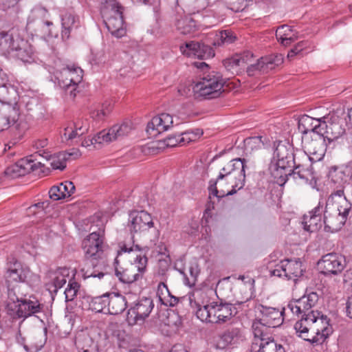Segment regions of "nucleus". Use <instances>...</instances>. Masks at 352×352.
Listing matches in <instances>:
<instances>
[{"mask_svg": "<svg viewBox=\"0 0 352 352\" xmlns=\"http://www.w3.org/2000/svg\"><path fill=\"white\" fill-rule=\"evenodd\" d=\"M225 80L222 75L217 72H211L204 74L201 80L193 87L196 97H204L206 99L218 98L224 91Z\"/></svg>", "mask_w": 352, "mask_h": 352, "instance_id": "5", "label": "nucleus"}, {"mask_svg": "<svg viewBox=\"0 0 352 352\" xmlns=\"http://www.w3.org/2000/svg\"><path fill=\"white\" fill-rule=\"evenodd\" d=\"M83 249L85 256L86 258H91L92 260H97L102 257L103 254V244L99 245H94L91 248Z\"/></svg>", "mask_w": 352, "mask_h": 352, "instance_id": "45", "label": "nucleus"}, {"mask_svg": "<svg viewBox=\"0 0 352 352\" xmlns=\"http://www.w3.org/2000/svg\"><path fill=\"white\" fill-rule=\"evenodd\" d=\"M49 206V202L47 201H41L38 202L30 207L28 208V212L30 214H35L37 212L36 211V209L41 210L43 211L45 208H46Z\"/></svg>", "mask_w": 352, "mask_h": 352, "instance_id": "64", "label": "nucleus"}, {"mask_svg": "<svg viewBox=\"0 0 352 352\" xmlns=\"http://www.w3.org/2000/svg\"><path fill=\"white\" fill-rule=\"evenodd\" d=\"M73 153L67 152H60L54 155L45 156L47 160L50 161V165L53 169L63 170L66 168V162Z\"/></svg>", "mask_w": 352, "mask_h": 352, "instance_id": "34", "label": "nucleus"}, {"mask_svg": "<svg viewBox=\"0 0 352 352\" xmlns=\"http://www.w3.org/2000/svg\"><path fill=\"white\" fill-rule=\"evenodd\" d=\"M145 269L146 265L142 267H136V266L132 265L122 272L116 270V275L122 283L130 284L142 278Z\"/></svg>", "mask_w": 352, "mask_h": 352, "instance_id": "24", "label": "nucleus"}, {"mask_svg": "<svg viewBox=\"0 0 352 352\" xmlns=\"http://www.w3.org/2000/svg\"><path fill=\"white\" fill-rule=\"evenodd\" d=\"M130 231L131 232H157L152 217L147 212L133 211L129 214Z\"/></svg>", "mask_w": 352, "mask_h": 352, "instance_id": "10", "label": "nucleus"}, {"mask_svg": "<svg viewBox=\"0 0 352 352\" xmlns=\"http://www.w3.org/2000/svg\"><path fill=\"white\" fill-rule=\"evenodd\" d=\"M178 29L183 34H188L193 32L196 28V22L192 18L186 17L178 22Z\"/></svg>", "mask_w": 352, "mask_h": 352, "instance_id": "41", "label": "nucleus"}, {"mask_svg": "<svg viewBox=\"0 0 352 352\" xmlns=\"http://www.w3.org/2000/svg\"><path fill=\"white\" fill-rule=\"evenodd\" d=\"M294 328L298 337L313 345L322 344L333 333L328 318L313 310L302 316Z\"/></svg>", "mask_w": 352, "mask_h": 352, "instance_id": "2", "label": "nucleus"}, {"mask_svg": "<svg viewBox=\"0 0 352 352\" xmlns=\"http://www.w3.org/2000/svg\"><path fill=\"white\" fill-rule=\"evenodd\" d=\"M342 256L336 253H329L322 257L316 264H321L322 263L327 264H341Z\"/></svg>", "mask_w": 352, "mask_h": 352, "instance_id": "50", "label": "nucleus"}, {"mask_svg": "<svg viewBox=\"0 0 352 352\" xmlns=\"http://www.w3.org/2000/svg\"><path fill=\"white\" fill-rule=\"evenodd\" d=\"M239 59L240 67L249 63L253 58V54L250 52H245L242 54H236Z\"/></svg>", "mask_w": 352, "mask_h": 352, "instance_id": "63", "label": "nucleus"}, {"mask_svg": "<svg viewBox=\"0 0 352 352\" xmlns=\"http://www.w3.org/2000/svg\"><path fill=\"white\" fill-rule=\"evenodd\" d=\"M285 271V278L296 281L303 274L304 270L301 265H283Z\"/></svg>", "mask_w": 352, "mask_h": 352, "instance_id": "40", "label": "nucleus"}, {"mask_svg": "<svg viewBox=\"0 0 352 352\" xmlns=\"http://www.w3.org/2000/svg\"><path fill=\"white\" fill-rule=\"evenodd\" d=\"M245 160L236 158L221 169L217 180H210L208 190L218 198L232 195L242 188L245 180Z\"/></svg>", "mask_w": 352, "mask_h": 352, "instance_id": "1", "label": "nucleus"}, {"mask_svg": "<svg viewBox=\"0 0 352 352\" xmlns=\"http://www.w3.org/2000/svg\"><path fill=\"white\" fill-rule=\"evenodd\" d=\"M270 327L263 324L262 321L258 318L252 324V331L254 336V343L258 344L263 340H268L270 338L268 333Z\"/></svg>", "mask_w": 352, "mask_h": 352, "instance_id": "33", "label": "nucleus"}, {"mask_svg": "<svg viewBox=\"0 0 352 352\" xmlns=\"http://www.w3.org/2000/svg\"><path fill=\"white\" fill-rule=\"evenodd\" d=\"M246 72L249 76H254L256 74L261 72H267L261 58L257 60V62L256 63L250 64L247 67Z\"/></svg>", "mask_w": 352, "mask_h": 352, "instance_id": "47", "label": "nucleus"}, {"mask_svg": "<svg viewBox=\"0 0 352 352\" xmlns=\"http://www.w3.org/2000/svg\"><path fill=\"white\" fill-rule=\"evenodd\" d=\"M131 252H133V249L132 247H127L126 244L124 242H120L118 243V249L117 250V255L114 261V264H119L120 259L119 258L122 256L123 255L127 256L130 254Z\"/></svg>", "mask_w": 352, "mask_h": 352, "instance_id": "51", "label": "nucleus"}, {"mask_svg": "<svg viewBox=\"0 0 352 352\" xmlns=\"http://www.w3.org/2000/svg\"><path fill=\"white\" fill-rule=\"evenodd\" d=\"M63 189H60L59 186H54L49 190L50 198L55 201L65 199L64 194L62 192Z\"/></svg>", "mask_w": 352, "mask_h": 352, "instance_id": "58", "label": "nucleus"}, {"mask_svg": "<svg viewBox=\"0 0 352 352\" xmlns=\"http://www.w3.org/2000/svg\"><path fill=\"white\" fill-rule=\"evenodd\" d=\"M298 130L303 135L312 132L320 135V120H315L313 118L304 115L298 121Z\"/></svg>", "mask_w": 352, "mask_h": 352, "instance_id": "25", "label": "nucleus"}, {"mask_svg": "<svg viewBox=\"0 0 352 352\" xmlns=\"http://www.w3.org/2000/svg\"><path fill=\"white\" fill-rule=\"evenodd\" d=\"M262 341L259 343V349L256 352H285L283 345L277 343L274 339Z\"/></svg>", "mask_w": 352, "mask_h": 352, "instance_id": "35", "label": "nucleus"}, {"mask_svg": "<svg viewBox=\"0 0 352 352\" xmlns=\"http://www.w3.org/2000/svg\"><path fill=\"white\" fill-rule=\"evenodd\" d=\"M159 250L154 251L153 252V256L155 258V261L161 264L162 263H170L172 262L170 255L166 250V247H159Z\"/></svg>", "mask_w": 352, "mask_h": 352, "instance_id": "44", "label": "nucleus"}, {"mask_svg": "<svg viewBox=\"0 0 352 352\" xmlns=\"http://www.w3.org/2000/svg\"><path fill=\"white\" fill-rule=\"evenodd\" d=\"M344 265H331V269L327 268L321 272L323 274L329 277L336 276L342 273L344 271Z\"/></svg>", "mask_w": 352, "mask_h": 352, "instance_id": "56", "label": "nucleus"}, {"mask_svg": "<svg viewBox=\"0 0 352 352\" xmlns=\"http://www.w3.org/2000/svg\"><path fill=\"white\" fill-rule=\"evenodd\" d=\"M180 136L181 135H174L169 136L164 140V142H159L157 143L159 144V146H153L151 148H162V146H160V144H165L166 146H170V147L177 146V144L182 145V142H180Z\"/></svg>", "mask_w": 352, "mask_h": 352, "instance_id": "52", "label": "nucleus"}, {"mask_svg": "<svg viewBox=\"0 0 352 352\" xmlns=\"http://www.w3.org/2000/svg\"><path fill=\"white\" fill-rule=\"evenodd\" d=\"M153 307L154 305L151 298H142L134 307L129 310L127 314L129 324L132 325L139 321L142 322L148 316Z\"/></svg>", "mask_w": 352, "mask_h": 352, "instance_id": "14", "label": "nucleus"}, {"mask_svg": "<svg viewBox=\"0 0 352 352\" xmlns=\"http://www.w3.org/2000/svg\"><path fill=\"white\" fill-rule=\"evenodd\" d=\"M15 315L19 318H26L42 311L43 305L34 295L25 294L19 304H17Z\"/></svg>", "mask_w": 352, "mask_h": 352, "instance_id": "13", "label": "nucleus"}, {"mask_svg": "<svg viewBox=\"0 0 352 352\" xmlns=\"http://www.w3.org/2000/svg\"><path fill=\"white\" fill-rule=\"evenodd\" d=\"M236 313V308L232 304L212 302L199 307L196 315L203 322L221 324L229 321Z\"/></svg>", "mask_w": 352, "mask_h": 352, "instance_id": "3", "label": "nucleus"}, {"mask_svg": "<svg viewBox=\"0 0 352 352\" xmlns=\"http://www.w3.org/2000/svg\"><path fill=\"white\" fill-rule=\"evenodd\" d=\"M109 0H104L101 3V8H100V14L102 19V23L104 25V27L109 30H110V25L109 24V21L110 19L109 16Z\"/></svg>", "mask_w": 352, "mask_h": 352, "instance_id": "49", "label": "nucleus"}, {"mask_svg": "<svg viewBox=\"0 0 352 352\" xmlns=\"http://www.w3.org/2000/svg\"><path fill=\"white\" fill-rule=\"evenodd\" d=\"M45 340V335L39 331L32 332L25 338L21 337L19 342L23 344L26 351L37 352L43 347Z\"/></svg>", "mask_w": 352, "mask_h": 352, "instance_id": "19", "label": "nucleus"}, {"mask_svg": "<svg viewBox=\"0 0 352 352\" xmlns=\"http://www.w3.org/2000/svg\"><path fill=\"white\" fill-rule=\"evenodd\" d=\"M173 118L168 113H162L153 118L146 126V131L150 135L155 136L157 134L166 131L173 124Z\"/></svg>", "mask_w": 352, "mask_h": 352, "instance_id": "17", "label": "nucleus"}, {"mask_svg": "<svg viewBox=\"0 0 352 352\" xmlns=\"http://www.w3.org/2000/svg\"><path fill=\"white\" fill-rule=\"evenodd\" d=\"M30 270L28 265H10L6 272L7 278L15 282H23Z\"/></svg>", "mask_w": 352, "mask_h": 352, "instance_id": "28", "label": "nucleus"}, {"mask_svg": "<svg viewBox=\"0 0 352 352\" xmlns=\"http://www.w3.org/2000/svg\"><path fill=\"white\" fill-rule=\"evenodd\" d=\"M133 129L131 120H124L120 123L114 124L111 127V141L122 139L127 135Z\"/></svg>", "mask_w": 352, "mask_h": 352, "instance_id": "32", "label": "nucleus"}, {"mask_svg": "<svg viewBox=\"0 0 352 352\" xmlns=\"http://www.w3.org/2000/svg\"><path fill=\"white\" fill-rule=\"evenodd\" d=\"M105 61L104 54L102 51L96 52V54L91 53L89 58V62L91 65H98Z\"/></svg>", "mask_w": 352, "mask_h": 352, "instance_id": "60", "label": "nucleus"}, {"mask_svg": "<svg viewBox=\"0 0 352 352\" xmlns=\"http://www.w3.org/2000/svg\"><path fill=\"white\" fill-rule=\"evenodd\" d=\"M269 276L270 277L276 276L279 278H285V271L283 265H275V268L272 267L268 270Z\"/></svg>", "mask_w": 352, "mask_h": 352, "instance_id": "62", "label": "nucleus"}, {"mask_svg": "<svg viewBox=\"0 0 352 352\" xmlns=\"http://www.w3.org/2000/svg\"><path fill=\"white\" fill-rule=\"evenodd\" d=\"M258 309L261 315L259 319L263 324L270 328H275L281 324L283 320L282 311L276 308L263 305H261Z\"/></svg>", "mask_w": 352, "mask_h": 352, "instance_id": "16", "label": "nucleus"}, {"mask_svg": "<svg viewBox=\"0 0 352 352\" xmlns=\"http://www.w3.org/2000/svg\"><path fill=\"white\" fill-rule=\"evenodd\" d=\"M182 52L187 56H195L207 59L214 56V51L210 46L199 42L190 41L180 47Z\"/></svg>", "mask_w": 352, "mask_h": 352, "instance_id": "15", "label": "nucleus"}, {"mask_svg": "<svg viewBox=\"0 0 352 352\" xmlns=\"http://www.w3.org/2000/svg\"><path fill=\"white\" fill-rule=\"evenodd\" d=\"M110 293L107 292L102 296L95 297L92 299L90 306L92 310L98 313L104 314H110Z\"/></svg>", "mask_w": 352, "mask_h": 352, "instance_id": "29", "label": "nucleus"}, {"mask_svg": "<svg viewBox=\"0 0 352 352\" xmlns=\"http://www.w3.org/2000/svg\"><path fill=\"white\" fill-rule=\"evenodd\" d=\"M83 70L75 65H67L61 71L55 74V80L64 79L69 82L78 85L82 80Z\"/></svg>", "mask_w": 352, "mask_h": 352, "instance_id": "20", "label": "nucleus"}, {"mask_svg": "<svg viewBox=\"0 0 352 352\" xmlns=\"http://www.w3.org/2000/svg\"><path fill=\"white\" fill-rule=\"evenodd\" d=\"M317 135L318 138L312 139L311 141L305 142V147L310 155L315 156L316 160H320L324 155L328 142L324 140L321 135Z\"/></svg>", "mask_w": 352, "mask_h": 352, "instance_id": "22", "label": "nucleus"}, {"mask_svg": "<svg viewBox=\"0 0 352 352\" xmlns=\"http://www.w3.org/2000/svg\"><path fill=\"white\" fill-rule=\"evenodd\" d=\"M170 292L164 283H160L157 286V296L159 298L160 301L162 303L166 297H168Z\"/></svg>", "mask_w": 352, "mask_h": 352, "instance_id": "57", "label": "nucleus"}, {"mask_svg": "<svg viewBox=\"0 0 352 352\" xmlns=\"http://www.w3.org/2000/svg\"><path fill=\"white\" fill-rule=\"evenodd\" d=\"M305 302L308 304V307L311 309L318 301V295L316 292H311L307 294H305Z\"/></svg>", "mask_w": 352, "mask_h": 352, "instance_id": "61", "label": "nucleus"}, {"mask_svg": "<svg viewBox=\"0 0 352 352\" xmlns=\"http://www.w3.org/2000/svg\"><path fill=\"white\" fill-rule=\"evenodd\" d=\"M277 162L271 166V173L280 186L292 177L290 165L294 164L293 153L282 145L276 148Z\"/></svg>", "mask_w": 352, "mask_h": 352, "instance_id": "7", "label": "nucleus"}, {"mask_svg": "<svg viewBox=\"0 0 352 352\" xmlns=\"http://www.w3.org/2000/svg\"><path fill=\"white\" fill-rule=\"evenodd\" d=\"M110 142V129H107L99 132L95 137L91 140V143L101 144L107 143V144Z\"/></svg>", "mask_w": 352, "mask_h": 352, "instance_id": "48", "label": "nucleus"}, {"mask_svg": "<svg viewBox=\"0 0 352 352\" xmlns=\"http://www.w3.org/2000/svg\"><path fill=\"white\" fill-rule=\"evenodd\" d=\"M294 164L290 165L292 169V177L296 180L299 179L305 183L312 180L314 178L312 165L311 163V157L306 154H302L301 156L296 157L293 153Z\"/></svg>", "mask_w": 352, "mask_h": 352, "instance_id": "8", "label": "nucleus"}, {"mask_svg": "<svg viewBox=\"0 0 352 352\" xmlns=\"http://www.w3.org/2000/svg\"><path fill=\"white\" fill-rule=\"evenodd\" d=\"M60 189H63L62 192L64 194V197H70L75 190V186L73 182L70 181H65L60 184Z\"/></svg>", "mask_w": 352, "mask_h": 352, "instance_id": "55", "label": "nucleus"}, {"mask_svg": "<svg viewBox=\"0 0 352 352\" xmlns=\"http://www.w3.org/2000/svg\"><path fill=\"white\" fill-rule=\"evenodd\" d=\"M43 166L41 162H35V160L32 158H23L7 167L5 175L11 179H15L32 172H43L42 168Z\"/></svg>", "mask_w": 352, "mask_h": 352, "instance_id": "9", "label": "nucleus"}, {"mask_svg": "<svg viewBox=\"0 0 352 352\" xmlns=\"http://www.w3.org/2000/svg\"><path fill=\"white\" fill-rule=\"evenodd\" d=\"M223 66L228 70L233 73L234 70L240 67L239 59L236 55L225 59L223 62Z\"/></svg>", "mask_w": 352, "mask_h": 352, "instance_id": "53", "label": "nucleus"}, {"mask_svg": "<svg viewBox=\"0 0 352 352\" xmlns=\"http://www.w3.org/2000/svg\"><path fill=\"white\" fill-rule=\"evenodd\" d=\"M308 304L305 302V298L302 296L299 299L290 302L286 307L283 309V311H290L294 315L298 316L302 314V316H305L307 313L310 312L311 309L308 307Z\"/></svg>", "mask_w": 352, "mask_h": 352, "instance_id": "30", "label": "nucleus"}, {"mask_svg": "<svg viewBox=\"0 0 352 352\" xmlns=\"http://www.w3.org/2000/svg\"><path fill=\"white\" fill-rule=\"evenodd\" d=\"M62 32L61 38L63 41L70 37L74 28H77L79 24L78 19L72 13L67 12L61 17Z\"/></svg>", "mask_w": 352, "mask_h": 352, "instance_id": "27", "label": "nucleus"}, {"mask_svg": "<svg viewBox=\"0 0 352 352\" xmlns=\"http://www.w3.org/2000/svg\"><path fill=\"white\" fill-rule=\"evenodd\" d=\"M179 271L184 275L185 284L189 287L195 285L201 272L199 265H183Z\"/></svg>", "mask_w": 352, "mask_h": 352, "instance_id": "31", "label": "nucleus"}, {"mask_svg": "<svg viewBox=\"0 0 352 352\" xmlns=\"http://www.w3.org/2000/svg\"><path fill=\"white\" fill-rule=\"evenodd\" d=\"M80 284L74 280L69 281L67 287L65 291V301H72L76 297L77 294L80 289Z\"/></svg>", "mask_w": 352, "mask_h": 352, "instance_id": "43", "label": "nucleus"}, {"mask_svg": "<svg viewBox=\"0 0 352 352\" xmlns=\"http://www.w3.org/2000/svg\"><path fill=\"white\" fill-rule=\"evenodd\" d=\"M19 116L18 109L12 104L0 103V132L14 124Z\"/></svg>", "mask_w": 352, "mask_h": 352, "instance_id": "18", "label": "nucleus"}, {"mask_svg": "<svg viewBox=\"0 0 352 352\" xmlns=\"http://www.w3.org/2000/svg\"><path fill=\"white\" fill-rule=\"evenodd\" d=\"M308 217L307 215L304 216V229L308 232H315L321 228V217L318 214H310L309 216V219L307 220Z\"/></svg>", "mask_w": 352, "mask_h": 352, "instance_id": "37", "label": "nucleus"}, {"mask_svg": "<svg viewBox=\"0 0 352 352\" xmlns=\"http://www.w3.org/2000/svg\"><path fill=\"white\" fill-rule=\"evenodd\" d=\"M320 120V135L328 144L338 140L346 132V122L337 112H331L319 119Z\"/></svg>", "mask_w": 352, "mask_h": 352, "instance_id": "6", "label": "nucleus"}, {"mask_svg": "<svg viewBox=\"0 0 352 352\" xmlns=\"http://www.w3.org/2000/svg\"><path fill=\"white\" fill-rule=\"evenodd\" d=\"M338 204L339 205L333 211L342 217L344 216V219L346 220L349 212L351 209V204L346 199H342V201H338Z\"/></svg>", "mask_w": 352, "mask_h": 352, "instance_id": "46", "label": "nucleus"}, {"mask_svg": "<svg viewBox=\"0 0 352 352\" xmlns=\"http://www.w3.org/2000/svg\"><path fill=\"white\" fill-rule=\"evenodd\" d=\"M239 336L238 329H228L218 336L214 341V346L217 349H224L234 344Z\"/></svg>", "mask_w": 352, "mask_h": 352, "instance_id": "26", "label": "nucleus"}, {"mask_svg": "<svg viewBox=\"0 0 352 352\" xmlns=\"http://www.w3.org/2000/svg\"><path fill=\"white\" fill-rule=\"evenodd\" d=\"M0 47L11 56L23 62H29L33 55L32 45L18 34L14 36L8 32H0Z\"/></svg>", "mask_w": 352, "mask_h": 352, "instance_id": "4", "label": "nucleus"}, {"mask_svg": "<svg viewBox=\"0 0 352 352\" xmlns=\"http://www.w3.org/2000/svg\"><path fill=\"white\" fill-rule=\"evenodd\" d=\"M68 269L65 267H58L56 270H50L46 273L45 288L52 296L56 295L59 289L66 283V276L68 275Z\"/></svg>", "mask_w": 352, "mask_h": 352, "instance_id": "12", "label": "nucleus"}, {"mask_svg": "<svg viewBox=\"0 0 352 352\" xmlns=\"http://www.w3.org/2000/svg\"><path fill=\"white\" fill-rule=\"evenodd\" d=\"M24 286L16 285L8 286L6 305L9 310L16 309L17 304H19L26 294L23 293Z\"/></svg>", "mask_w": 352, "mask_h": 352, "instance_id": "21", "label": "nucleus"}, {"mask_svg": "<svg viewBox=\"0 0 352 352\" xmlns=\"http://www.w3.org/2000/svg\"><path fill=\"white\" fill-rule=\"evenodd\" d=\"M16 95V90L12 85L0 87V101L3 104H11L12 97Z\"/></svg>", "mask_w": 352, "mask_h": 352, "instance_id": "38", "label": "nucleus"}, {"mask_svg": "<svg viewBox=\"0 0 352 352\" xmlns=\"http://www.w3.org/2000/svg\"><path fill=\"white\" fill-rule=\"evenodd\" d=\"M124 7L116 0H111V36L120 38L126 35V23L123 15Z\"/></svg>", "mask_w": 352, "mask_h": 352, "instance_id": "11", "label": "nucleus"}, {"mask_svg": "<svg viewBox=\"0 0 352 352\" xmlns=\"http://www.w3.org/2000/svg\"><path fill=\"white\" fill-rule=\"evenodd\" d=\"M327 208V206L326 207ZM324 229L326 231L336 232L339 230L345 223L346 219L344 216L342 217L333 211L329 212L327 209L324 211Z\"/></svg>", "mask_w": 352, "mask_h": 352, "instance_id": "23", "label": "nucleus"}, {"mask_svg": "<svg viewBox=\"0 0 352 352\" xmlns=\"http://www.w3.org/2000/svg\"><path fill=\"white\" fill-rule=\"evenodd\" d=\"M103 244V240L99 233L93 232L88 235L82 243V248L83 249H87V252L89 251V248H91L94 245H99Z\"/></svg>", "mask_w": 352, "mask_h": 352, "instance_id": "39", "label": "nucleus"}, {"mask_svg": "<svg viewBox=\"0 0 352 352\" xmlns=\"http://www.w3.org/2000/svg\"><path fill=\"white\" fill-rule=\"evenodd\" d=\"M221 43H232L236 40V36L230 30H226L219 32V34Z\"/></svg>", "mask_w": 352, "mask_h": 352, "instance_id": "54", "label": "nucleus"}, {"mask_svg": "<svg viewBox=\"0 0 352 352\" xmlns=\"http://www.w3.org/2000/svg\"><path fill=\"white\" fill-rule=\"evenodd\" d=\"M58 86L64 90L65 94L69 96L71 99H74L76 96V89L78 85L69 82L64 79L56 80Z\"/></svg>", "mask_w": 352, "mask_h": 352, "instance_id": "42", "label": "nucleus"}, {"mask_svg": "<svg viewBox=\"0 0 352 352\" xmlns=\"http://www.w3.org/2000/svg\"><path fill=\"white\" fill-rule=\"evenodd\" d=\"M292 29L287 25H283L282 26H280L277 28L276 31V38L279 40V38L283 37L292 36Z\"/></svg>", "mask_w": 352, "mask_h": 352, "instance_id": "59", "label": "nucleus"}, {"mask_svg": "<svg viewBox=\"0 0 352 352\" xmlns=\"http://www.w3.org/2000/svg\"><path fill=\"white\" fill-rule=\"evenodd\" d=\"M126 307L125 298L118 294L111 295V315L122 313Z\"/></svg>", "mask_w": 352, "mask_h": 352, "instance_id": "36", "label": "nucleus"}]
</instances>
